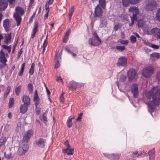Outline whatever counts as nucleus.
I'll use <instances>...</instances> for the list:
<instances>
[{"label":"nucleus","mask_w":160,"mask_h":160,"mask_svg":"<svg viewBox=\"0 0 160 160\" xmlns=\"http://www.w3.org/2000/svg\"><path fill=\"white\" fill-rule=\"evenodd\" d=\"M74 149L73 148H71L63 149L62 150V152L67 154L68 155H72L73 154V151Z\"/></svg>","instance_id":"obj_16"},{"label":"nucleus","mask_w":160,"mask_h":160,"mask_svg":"<svg viewBox=\"0 0 160 160\" xmlns=\"http://www.w3.org/2000/svg\"><path fill=\"white\" fill-rule=\"evenodd\" d=\"M126 77L124 75L121 76L120 78V80L122 82H124L126 80Z\"/></svg>","instance_id":"obj_54"},{"label":"nucleus","mask_w":160,"mask_h":160,"mask_svg":"<svg viewBox=\"0 0 160 160\" xmlns=\"http://www.w3.org/2000/svg\"><path fill=\"white\" fill-rule=\"evenodd\" d=\"M144 31L146 34L148 35L152 34V29H151L149 28H144Z\"/></svg>","instance_id":"obj_31"},{"label":"nucleus","mask_w":160,"mask_h":160,"mask_svg":"<svg viewBox=\"0 0 160 160\" xmlns=\"http://www.w3.org/2000/svg\"><path fill=\"white\" fill-rule=\"evenodd\" d=\"M152 34L156 38L160 39V29L155 28L152 29Z\"/></svg>","instance_id":"obj_13"},{"label":"nucleus","mask_w":160,"mask_h":160,"mask_svg":"<svg viewBox=\"0 0 160 160\" xmlns=\"http://www.w3.org/2000/svg\"><path fill=\"white\" fill-rule=\"evenodd\" d=\"M127 75L129 81H135L138 78L137 72L136 70L130 68L127 72Z\"/></svg>","instance_id":"obj_4"},{"label":"nucleus","mask_w":160,"mask_h":160,"mask_svg":"<svg viewBox=\"0 0 160 160\" xmlns=\"http://www.w3.org/2000/svg\"><path fill=\"white\" fill-rule=\"evenodd\" d=\"M122 2L123 5L125 7H128L130 4V0H122Z\"/></svg>","instance_id":"obj_38"},{"label":"nucleus","mask_w":160,"mask_h":160,"mask_svg":"<svg viewBox=\"0 0 160 160\" xmlns=\"http://www.w3.org/2000/svg\"><path fill=\"white\" fill-rule=\"evenodd\" d=\"M9 20L8 18L5 19L3 21V27L7 32H8L9 30Z\"/></svg>","instance_id":"obj_18"},{"label":"nucleus","mask_w":160,"mask_h":160,"mask_svg":"<svg viewBox=\"0 0 160 160\" xmlns=\"http://www.w3.org/2000/svg\"><path fill=\"white\" fill-rule=\"evenodd\" d=\"M14 104V99L13 98H11L9 101V107L11 108L12 107Z\"/></svg>","instance_id":"obj_45"},{"label":"nucleus","mask_w":160,"mask_h":160,"mask_svg":"<svg viewBox=\"0 0 160 160\" xmlns=\"http://www.w3.org/2000/svg\"><path fill=\"white\" fill-rule=\"evenodd\" d=\"M120 25L119 24H117L115 25L114 27V30L115 31H117L120 28Z\"/></svg>","instance_id":"obj_62"},{"label":"nucleus","mask_w":160,"mask_h":160,"mask_svg":"<svg viewBox=\"0 0 160 160\" xmlns=\"http://www.w3.org/2000/svg\"><path fill=\"white\" fill-rule=\"evenodd\" d=\"M78 84L74 81H72L69 84L68 87L70 88L76 89L78 87Z\"/></svg>","instance_id":"obj_22"},{"label":"nucleus","mask_w":160,"mask_h":160,"mask_svg":"<svg viewBox=\"0 0 160 160\" xmlns=\"http://www.w3.org/2000/svg\"><path fill=\"white\" fill-rule=\"evenodd\" d=\"M103 155L106 157L111 160V154L104 153H103Z\"/></svg>","instance_id":"obj_59"},{"label":"nucleus","mask_w":160,"mask_h":160,"mask_svg":"<svg viewBox=\"0 0 160 160\" xmlns=\"http://www.w3.org/2000/svg\"><path fill=\"white\" fill-rule=\"evenodd\" d=\"M15 12L14 13L13 17L16 20L17 26H19L21 24L22 21L21 16L23 15L25 11L24 9L19 6L16 7Z\"/></svg>","instance_id":"obj_2"},{"label":"nucleus","mask_w":160,"mask_h":160,"mask_svg":"<svg viewBox=\"0 0 160 160\" xmlns=\"http://www.w3.org/2000/svg\"><path fill=\"white\" fill-rule=\"evenodd\" d=\"M64 145L67 147L66 148H71V146L69 144L68 140H67L64 143Z\"/></svg>","instance_id":"obj_61"},{"label":"nucleus","mask_w":160,"mask_h":160,"mask_svg":"<svg viewBox=\"0 0 160 160\" xmlns=\"http://www.w3.org/2000/svg\"><path fill=\"white\" fill-rule=\"evenodd\" d=\"M33 133V131L31 129L28 131L24 135L22 143H28Z\"/></svg>","instance_id":"obj_7"},{"label":"nucleus","mask_w":160,"mask_h":160,"mask_svg":"<svg viewBox=\"0 0 160 160\" xmlns=\"http://www.w3.org/2000/svg\"><path fill=\"white\" fill-rule=\"evenodd\" d=\"M48 38V35H47L46 37V38L43 44V45L42 46L43 49L42 51V53L43 54L44 53V52L47 46V45L48 44V42L47 41V40Z\"/></svg>","instance_id":"obj_30"},{"label":"nucleus","mask_w":160,"mask_h":160,"mask_svg":"<svg viewBox=\"0 0 160 160\" xmlns=\"http://www.w3.org/2000/svg\"><path fill=\"white\" fill-rule=\"evenodd\" d=\"M8 5V2L6 0H0V11L5 10Z\"/></svg>","instance_id":"obj_14"},{"label":"nucleus","mask_w":160,"mask_h":160,"mask_svg":"<svg viewBox=\"0 0 160 160\" xmlns=\"http://www.w3.org/2000/svg\"><path fill=\"white\" fill-rule=\"evenodd\" d=\"M131 92L133 94L134 98H137L138 97V86L137 84H134L132 85L131 88Z\"/></svg>","instance_id":"obj_11"},{"label":"nucleus","mask_w":160,"mask_h":160,"mask_svg":"<svg viewBox=\"0 0 160 160\" xmlns=\"http://www.w3.org/2000/svg\"><path fill=\"white\" fill-rule=\"evenodd\" d=\"M7 61L5 53L2 50H1L0 51V69L3 68L7 65L6 62Z\"/></svg>","instance_id":"obj_5"},{"label":"nucleus","mask_w":160,"mask_h":160,"mask_svg":"<svg viewBox=\"0 0 160 160\" xmlns=\"http://www.w3.org/2000/svg\"><path fill=\"white\" fill-rule=\"evenodd\" d=\"M74 6H72L69 10V16L71 19L74 12Z\"/></svg>","instance_id":"obj_33"},{"label":"nucleus","mask_w":160,"mask_h":160,"mask_svg":"<svg viewBox=\"0 0 160 160\" xmlns=\"http://www.w3.org/2000/svg\"><path fill=\"white\" fill-rule=\"evenodd\" d=\"M160 58V53L158 52H153L150 55V59L152 61H155Z\"/></svg>","instance_id":"obj_15"},{"label":"nucleus","mask_w":160,"mask_h":160,"mask_svg":"<svg viewBox=\"0 0 160 160\" xmlns=\"http://www.w3.org/2000/svg\"><path fill=\"white\" fill-rule=\"evenodd\" d=\"M139 1L140 0H130V4L135 5L138 3Z\"/></svg>","instance_id":"obj_55"},{"label":"nucleus","mask_w":160,"mask_h":160,"mask_svg":"<svg viewBox=\"0 0 160 160\" xmlns=\"http://www.w3.org/2000/svg\"><path fill=\"white\" fill-rule=\"evenodd\" d=\"M46 140L43 138H39L36 140L35 142L37 145L41 148H44L46 143Z\"/></svg>","instance_id":"obj_8"},{"label":"nucleus","mask_w":160,"mask_h":160,"mask_svg":"<svg viewBox=\"0 0 160 160\" xmlns=\"http://www.w3.org/2000/svg\"><path fill=\"white\" fill-rule=\"evenodd\" d=\"M67 125L69 128H70L72 125V122L71 121V119H69L67 121Z\"/></svg>","instance_id":"obj_56"},{"label":"nucleus","mask_w":160,"mask_h":160,"mask_svg":"<svg viewBox=\"0 0 160 160\" xmlns=\"http://www.w3.org/2000/svg\"><path fill=\"white\" fill-rule=\"evenodd\" d=\"M129 11L132 13V17L137 18V16L139 13V10L137 7L135 6L131 7L129 9Z\"/></svg>","instance_id":"obj_12"},{"label":"nucleus","mask_w":160,"mask_h":160,"mask_svg":"<svg viewBox=\"0 0 160 160\" xmlns=\"http://www.w3.org/2000/svg\"><path fill=\"white\" fill-rule=\"evenodd\" d=\"M11 89V88L10 86H8L7 87V90L6 91L5 93V94L7 95H8L9 94Z\"/></svg>","instance_id":"obj_57"},{"label":"nucleus","mask_w":160,"mask_h":160,"mask_svg":"<svg viewBox=\"0 0 160 160\" xmlns=\"http://www.w3.org/2000/svg\"><path fill=\"white\" fill-rule=\"evenodd\" d=\"M100 6H101L103 9L106 8V2L105 0H99V4Z\"/></svg>","instance_id":"obj_27"},{"label":"nucleus","mask_w":160,"mask_h":160,"mask_svg":"<svg viewBox=\"0 0 160 160\" xmlns=\"http://www.w3.org/2000/svg\"><path fill=\"white\" fill-rule=\"evenodd\" d=\"M40 99L38 96V93L37 90H36L35 92L34 95L33 97V100H36Z\"/></svg>","instance_id":"obj_46"},{"label":"nucleus","mask_w":160,"mask_h":160,"mask_svg":"<svg viewBox=\"0 0 160 160\" xmlns=\"http://www.w3.org/2000/svg\"><path fill=\"white\" fill-rule=\"evenodd\" d=\"M36 114L38 115L40 114L41 112L40 109L39 108H38V107H36Z\"/></svg>","instance_id":"obj_58"},{"label":"nucleus","mask_w":160,"mask_h":160,"mask_svg":"<svg viewBox=\"0 0 160 160\" xmlns=\"http://www.w3.org/2000/svg\"><path fill=\"white\" fill-rule=\"evenodd\" d=\"M127 63V58L125 57L122 56L119 58L117 65L118 66H124Z\"/></svg>","instance_id":"obj_9"},{"label":"nucleus","mask_w":160,"mask_h":160,"mask_svg":"<svg viewBox=\"0 0 160 160\" xmlns=\"http://www.w3.org/2000/svg\"><path fill=\"white\" fill-rule=\"evenodd\" d=\"M25 63H23L21 65V68L20 71L18 73V75L19 76H22L23 75L24 69L25 67Z\"/></svg>","instance_id":"obj_29"},{"label":"nucleus","mask_w":160,"mask_h":160,"mask_svg":"<svg viewBox=\"0 0 160 160\" xmlns=\"http://www.w3.org/2000/svg\"><path fill=\"white\" fill-rule=\"evenodd\" d=\"M156 17L157 20L160 22V8L158 10L156 15Z\"/></svg>","instance_id":"obj_48"},{"label":"nucleus","mask_w":160,"mask_h":160,"mask_svg":"<svg viewBox=\"0 0 160 160\" xmlns=\"http://www.w3.org/2000/svg\"><path fill=\"white\" fill-rule=\"evenodd\" d=\"M28 89L30 93H32L33 92V86L31 83H29L28 86Z\"/></svg>","instance_id":"obj_42"},{"label":"nucleus","mask_w":160,"mask_h":160,"mask_svg":"<svg viewBox=\"0 0 160 160\" xmlns=\"http://www.w3.org/2000/svg\"><path fill=\"white\" fill-rule=\"evenodd\" d=\"M38 23L37 22L35 23L34 26V28L32 30V33L31 36V38H33L35 36V35L38 31Z\"/></svg>","instance_id":"obj_20"},{"label":"nucleus","mask_w":160,"mask_h":160,"mask_svg":"<svg viewBox=\"0 0 160 160\" xmlns=\"http://www.w3.org/2000/svg\"><path fill=\"white\" fill-rule=\"evenodd\" d=\"M118 42H119L121 44L124 45H127L129 42V41L127 40H122L120 39Z\"/></svg>","instance_id":"obj_40"},{"label":"nucleus","mask_w":160,"mask_h":160,"mask_svg":"<svg viewBox=\"0 0 160 160\" xmlns=\"http://www.w3.org/2000/svg\"><path fill=\"white\" fill-rule=\"evenodd\" d=\"M155 76L156 79L158 81H160V71L157 72Z\"/></svg>","instance_id":"obj_49"},{"label":"nucleus","mask_w":160,"mask_h":160,"mask_svg":"<svg viewBox=\"0 0 160 160\" xmlns=\"http://www.w3.org/2000/svg\"><path fill=\"white\" fill-rule=\"evenodd\" d=\"M26 152L24 151L21 147L18 148V153L19 155L20 156L24 154Z\"/></svg>","instance_id":"obj_36"},{"label":"nucleus","mask_w":160,"mask_h":160,"mask_svg":"<svg viewBox=\"0 0 160 160\" xmlns=\"http://www.w3.org/2000/svg\"><path fill=\"white\" fill-rule=\"evenodd\" d=\"M11 33H8L6 35L4 41L6 43H10L11 42Z\"/></svg>","instance_id":"obj_25"},{"label":"nucleus","mask_w":160,"mask_h":160,"mask_svg":"<svg viewBox=\"0 0 160 160\" xmlns=\"http://www.w3.org/2000/svg\"><path fill=\"white\" fill-rule=\"evenodd\" d=\"M47 112H45L43 113V120L45 122L47 121Z\"/></svg>","instance_id":"obj_52"},{"label":"nucleus","mask_w":160,"mask_h":160,"mask_svg":"<svg viewBox=\"0 0 160 160\" xmlns=\"http://www.w3.org/2000/svg\"><path fill=\"white\" fill-rule=\"evenodd\" d=\"M22 143V147H21L23 148L26 152H27L29 148V146L28 144V143Z\"/></svg>","instance_id":"obj_39"},{"label":"nucleus","mask_w":160,"mask_h":160,"mask_svg":"<svg viewBox=\"0 0 160 160\" xmlns=\"http://www.w3.org/2000/svg\"><path fill=\"white\" fill-rule=\"evenodd\" d=\"M102 13V10L100 8L99 5H98L96 7L94 10V13L93 14L95 18L101 16Z\"/></svg>","instance_id":"obj_10"},{"label":"nucleus","mask_w":160,"mask_h":160,"mask_svg":"<svg viewBox=\"0 0 160 160\" xmlns=\"http://www.w3.org/2000/svg\"><path fill=\"white\" fill-rule=\"evenodd\" d=\"M150 46L152 48L155 49H158L159 48V46H158L154 44H151Z\"/></svg>","instance_id":"obj_60"},{"label":"nucleus","mask_w":160,"mask_h":160,"mask_svg":"<svg viewBox=\"0 0 160 160\" xmlns=\"http://www.w3.org/2000/svg\"><path fill=\"white\" fill-rule=\"evenodd\" d=\"M6 141V137H2L0 139V147L1 146L4 145Z\"/></svg>","instance_id":"obj_34"},{"label":"nucleus","mask_w":160,"mask_h":160,"mask_svg":"<svg viewBox=\"0 0 160 160\" xmlns=\"http://www.w3.org/2000/svg\"><path fill=\"white\" fill-rule=\"evenodd\" d=\"M155 6V2L153 1H151L149 2L146 6V8L147 9L152 10V8Z\"/></svg>","instance_id":"obj_23"},{"label":"nucleus","mask_w":160,"mask_h":160,"mask_svg":"<svg viewBox=\"0 0 160 160\" xmlns=\"http://www.w3.org/2000/svg\"><path fill=\"white\" fill-rule=\"evenodd\" d=\"M2 47L7 51L9 54L11 51L12 48V46L10 45L7 46L6 45H3L2 46Z\"/></svg>","instance_id":"obj_35"},{"label":"nucleus","mask_w":160,"mask_h":160,"mask_svg":"<svg viewBox=\"0 0 160 160\" xmlns=\"http://www.w3.org/2000/svg\"><path fill=\"white\" fill-rule=\"evenodd\" d=\"M116 49L120 51H122L125 49V48L124 46H117Z\"/></svg>","instance_id":"obj_47"},{"label":"nucleus","mask_w":160,"mask_h":160,"mask_svg":"<svg viewBox=\"0 0 160 160\" xmlns=\"http://www.w3.org/2000/svg\"><path fill=\"white\" fill-rule=\"evenodd\" d=\"M29 106L24 104H22L20 107V112L22 114L25 113L28 110Z\"/></svg>","instance_id":"obj_19"},{"label":"nucleus","mask_w":160,"mask_h":160,"mask_svg":"<svg viewBox=\"0 0 160 160\" xmlns=\"http://www.w3.org/2000/svg\"><path fill=\"white\" fill-rule=\"evenodd\" d=\"M55 68H58L60 66V63L61 62V57L56 55L55 58Z\"/></svg>","instance_id":"obj_21"},{"label":"nucleus","mask_w":160,"mask_h":160,"mask_svg":"<svg viewBox=\"0 0 160 160\" xmlns=\"http://www.w3.org/2000/svg\"><path fill=\"white\" fill-rule=\"evenodd\" d=\"M148 155L149 156V159L154 160L155 158V150L154 149H152L149 151L148 152Z\"/></svg>","instance_id":"obj_24"},{"label":"nucleus","mask_w":160,"mask_h":160,"mask_svg":"<svg viewBox=\"0 0 160 160\" xmlns=\"http://www.w3.org/2000/svg\"><path fill=\"white\" fill-rule=\"evenodd\" d=\"M130 17L131 18V23H130L129 24V26L130 27L132 26L133 24H134V21L136 20V21H138V19L137 18H135L133 17H132L131 16H130Z\"/></svg>","instance_id":"obj_43"},{"label":"nucleus","mask_w":160,"mask_h":160,"mask_svg":"<svg viewBox=\"0 0 160 160\" xmlns=\"http://www.w3.org/2000/svg\"><path fill=\"white\" fill-rule=\"evenodd\" d=\"M34 63H32L31 64L30 68L29 70V73L30 75H32L34 73Z\"/></svg>","instance_id":"obj_37"},{"label":"nucleus","mask_w":160,"mask_h":160,"mask_svg":"<svg viewBox=\"0 0 160 160\" xmlns=\"http://www.w3.org/2000/svg\"><path fill=\"white\" fill-rule=\"evenodd\" d=\"M141 153H138V151H135L133 152L132 154V157L133 158H135L136 157H138L139 156H141Z\"/></svg>","instance_id":"obj_41"},{"label":"nucleus","mask_w":160,"mask_h":160,"mask_svg":"<svg viewBox=\"0 0 160 160\" xmlns=\"http://www.w3.org/2000/svg\"><path fill=\"white\" fill-rule=\"evenodd\" d=\"M93 36L98 41V43H96L94 42V40L92 38H90L88 41L89 44L91 46H96L98 45L101 44L102 41L100 39L99 37L96 32H94L93 34Z\"/></svg>","instance_id":"obj_6"},{"label":"nucleus","mask_w":160,"mask_h":160,"mask_svg":"<svg viewBox=\"0 0 160 160\" xmlns=\"http://www.w3.org/2000/svg\"><path fill=\"white\" fill-rule=\"evenodd\" d=\"M101 21L100 27H103L106 26L107 24V21L105 18H100Z\"/></svg>","instance_id":"obj_28"},{"label":"nucleus","mask_w":160,"mask_h":160,"mask_svg":"<svg viewBox=\"0 0 160 160\" xmlns=\"http://www.w3.org/2000/svg\"><path fill=\"white\" fill-rule=\"evenodd\" d=\"M147 99L144 102L147 105L149 109L152 112L156 109V107L158 106L160 103V88L158 86H153L146 94Z\"/></svg>","instance_id":"obj_1"},{"label":"nucleus","mask_w":160,"mask_h":160,"mask_svg":"<svg viewBox=\"0 0 160 160\" xmlns=\"http://www.w3.org/2000/svg\"><path fill=\"white\" fill-rule=\"evenodd\" d=\"M154 68L152 66H148L144 68L142 70V75L145 78L150 77L153 74Z\"/></svg>","instance_id":"obj_3"},{"label":"nucleus","mask_w":160,"mask_h":160,"mask_svg":"<svg viewBox=\"0 0 160 160\" xmlns=\"http://www.w3.org/2000/svg\"><path fill=\"white\" fill-rule=\"evenodd\" d=\"M137 21H138V26L139 27H142L144 24V22H142V21L141 20H139V19H138V20Z\"/></svg>","instance_id":"obj_50"},{"label":"nucleus","mask_w":160,"mask_h":160,"mask_svg":"<svg viewBox=\"0 0 160 160\" xmlns=\"http://www.w3.org/2000/svg\"><path fill=\"white\" fill-rule=\"evenodd\" d=\"M22 88L21 86L20 85L18 87H17L15 88V93L17 96H18L21 92Z\"/></svg>","instance_id":"obj_32"},{"label":"nucleus","mask_w":160,"mask_h":160,"mask_svg":"<svg viewBox=\"0 0 160 160\" xmlns=\"http://www.w3.org/2000/svg\"><path fill=\"white\" fill-rule=\"evenodd\" d=\"M82 114H83L82 113H81L79 114L78 117V118H77V119H76L77 121H79L81 120V119L82 118Z\"/></svg>","instance_id":"obj_64"},{"label":"nucleus","mask_w":160,"mask_h":160,"mask_svg":"<svg viewBox=\"0 0 160 160\" xmlns=\"http://www.w3.org/2000/svg\"><path fill=\"white\" fill-rule=\"evenodd\" d=\"M16 0H8L9 4V5L11 7L13 6Z\"/></svg>","instance_id":"obj_51"},{"label":"nucleus","mask_w":160,"mask_h":160,"mask_svg":"<svg viewBox=\"0 0 160 160\" xmlns=\"http://www.w3.org/2000/svg\"><path fill=\"white\" fill-rule=\"evenodd\" d=\"M70 32L71 30L70 29H68L65 34L64 36L66 37H68Z\"/></svg>","instance_id":"obj_63"},{"label":"nucleus","mask_w":160,"mask_h":160,"mask_svg":"<svg viewBox=\"0 0 160 160\" xmlns=\"http://www.w3.org/2000/svg\"><path fill=\"white\" fill-rule=\"evenodd\" d=\"M22 102L23 104L29 106L30 104V99L29 97L27 95H23L22 97Z\"/></svg>","instance_id":"obj_17"},{"label":"nucleus","mask_w":160,"mask_h":160,"mask_svg":"<svg viewBox=\"0 0 160 160\" xmlns=\"http://www.w3.org/2000/svg\"><path fill=\"white\" fill-rule=\"evenodd\" d=\"M120 155L119 154L112 153L111 154V160H118L120 158Z\"/></svg>","instance_id":"obj_26"},{"label":"nucleus","mask_w":160,"mask_h":160,"mask_svg":"<svg viewBox=\"0 0 160 160\" xmlns=\"http://www.w3.org/2000/svg\"><path fill=\"white\" fill-rule=\"evenodd\" d=\"M56 80L57 82H61L62 84H63V82L61 77L58 76H57Z\"/></svg>","instance_id":"obj_53"},{"label":"nucleus","mask_w":160,"mask_h":160,"mask_svg":"<svg viewBox=\"0 0 160 160\" xmlns=\"http://www.w3.org/2000/svg\"><path fill=\"white\" fill-rule=\"evenodd\" d=\"M130 40L131 43H134L136 42V38L135 36L132 35L130 37Z\"/></svg>","instance_id":"obj_44"}]
</instances>
